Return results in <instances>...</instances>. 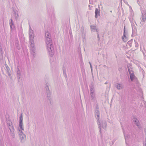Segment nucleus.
Returning a JSON list of instances; mask_svg holds the SVG:
<instances>
[{
    "label": "nucleus",
    "instance_id": "e433bc0d",
    "mask_svg": "<svg viewBox=\"0 0 146 146\" xmlns=\"http://www.w3.org/2000/svg\"><path fill=\"white\" fill-rule=\"evenodd\" d=\"M138 122H139V121L137 120V127H138L139 128V129H141V130L142 129V128H141V127H139V125H138Z\"/></svg>",
    "mask_w": 146,
    "mask_h": 146
},
{
    "label": "nucleus",
    "instance_id": "79ce46f5",
    "mask_svg": "<svg viewBox=\"0 0 146 146\" xmlns=\"http://www.w3.org/2000/svg\"><path fill=\"white\" fill-rule=\"evenodd\" d=\"M92 7V6H90V5H89V7L90 8V7Z\"/></svg>",
    "mask_w": 146,
    "mask_h": 146
},
{
    "label": "nucleus",
    "instance_id": "20e7f679",
    "mask_svg": "<svg viewBox=\"0 0 146 146\" xmlns=\"http://www.w3.org/2000/svg\"><path fill=\"white\" fill-rule=\"evenodd\" d=\"M135 24L131 22L132 28V36L137 35V29L136 27L137 24L135 21Z\"/></svg>",
    "mask_w": 146,
    "mask_h": 146
},
{
    "label": "nucleus",
    "instance_id": "2f4dec72",
    "mask_svg": "<svg viewBox=\"0 0 146 146\" xmlns=\"http://www.w3.org/2000/svg\"><path fill=\"white\" fill-rule=\"evenodd\" d=\"M96 110H99L98 105V104H96Z\"/></svg>",
    "mask_w": 146,
    "mask_h": 146
},
{
    "label": "nucleus",
    "instance_id": "b1692460",
    "mask_svg": "<svg viewBox=\"0 0 146 146\" xmlns=\"http://www.w3.org/2000/svg\"><path fill=\"white\" fill-rule=\"evenodd\" d=\"M30 45L31 47L32 48L31 49V50H35V48L34 47V42H33V43L32 42V43H31Z\"/></svg>",
    "mask_w": 146,
    "mask_h": 146
},
{
    "label": "nucleus",
    "instance_id": "dca6fc26",
    "mask_svg": "<svg viewBox=\"0 0 146 146\" xmlns=\"http://www.w3.org/2000/svg\"><path fill=\"white\" fill-rule=\"evenodd\" d=\"M7 126L9 129V128H11L13 126L11 120H8L7 121Z\"/></svg>",
    "mask_w": 146,
    "mask_h": 146
},
{
    "label": "nucleus",
    "instance_id": "ea45409f",
    "mask_svg": "<svg viewBox=\"0 0 146 146\" xmlns=\"http://www.w3.org/2000/svg\"><path fill=\"white\" fill-rule=\"evenodd\" d=\"M95 30H96V31L97 32V33H98V32L99 31L98 29L96 28V29H95Z\"/></svg>",
    "mask_w": 146,
    "mask_h": 146
},
{
    "label": "nucleus",
    "instance_id": "ddd939ff",
    "mask_svg": "<svg viewBox=\"0 0 146 146\" xmlns=\"http://www.w3.org/2000/svg\"><path fill=\"white\" fill-rule=\"evenodd\" d=\"M9 24L10 25L11 30H13L14 28L15 27V26L14 25L13 21L12 19H11L10 20Z\"/></svg>",
    "mask_w": 146,
    "mask_h": 146
},
{
    "label": "nucleus",
    "instance_id": "39448f33",
    "mask_svg": "<svg viewBox=\"0 0 146 146\" xmlns=\"http://www.w3.org/2000/svg\"><path fill=\"white\" fill-rule=\"evenodd\" d=\"M19 131L20 132L19 135L21 142L22 143H23L25 142L26 140V135L23 133L21 130H19Z\"/></svg>",
    "mask_w": 146,
    "mask_h": 146
},
{
    "label": "nucleus",
    "instance_id": "7c9ffc66",
    "mask_svg": "<svg viewBox=\"0 0 146 146\" xmlns=\"http://www.w3.org/2000/svg\"><path fill=\"white\" fill-rule=\"evenodd\" d=\"M7 73L9 76V78H10L11 79H12V77L11 75V72H7Z\"/></svg>",
    "mask_w": 146,
    "mask_h": 146
},
{
    "label": "nucleus",
    "instance_id": "7ed1b4c3",
    "mask_svg": "<svg viewBox=\"0 0 146 146\" xmlns=\"http://www.w3.org/2000/svg\"><path fill=\"white\" fill-rule=\"evenodd\" d=\"M139 92V96L138 97L140 98L141 101L143 102V103L146 106V102L144 101V98L143 96V91L139 87H137V92Z\"/></svg>",
    "mask_w": 146,
    "mask_h": 146
},
{
    "label": "nucleus",
    "instance_id": "58836bf2",
    "mask_svg": "<svg viewBox=\"0 0 146 146\" xmlns=\"http://www.w3.org/2000/svg\"><path fill=\"white\" fill-rule=\"evenodd\" d=\"M144 143H145L144 146H146V139H145Z\"/></svg>",
    "mask_w": 146,
    "mask_h": 146
},
{
    "label": "nucleus",
    "instance_id": "a211bd4d",
    "mask_svg": "<svg viewBox=\"0 0 146 146\" xmlns=\"http://www.w3.org/2000/svg\"><path fill=\"white\" fill-rule=\"evenodd\" d=\"M90 99L92 102H94L95 100V94H90Z\"/></svg>",
    "mask_w": 146,
    "mask_h": 146
},
{
    "label": "nucleus",
    "instance_id": "6e6552de",
    "mask_svg": "<svg viewBox=\"0 0 146 146\" xmlns=\"http://www.w3.org/2000/svg\"><path fill=\"white\" fill-rule=\"evenodd\" d=\"M100 114L95 115L96 118L97 119L98 121V128L99 129V132L100 134L101 133V120L99 119Z\"/></svg>",
    "mask_w": 146,
    "mask_h": 146
},
{
    "label": "nucleus",
    "instance_id": "f8f14e48",
    "mask_svg": "<svg viewBox=\"0 0 146 146\" xmlns=\"http://www.w3.org/2000/svg\"><path fill=\"white\" fill-rule=\"evenodd\" d=\"M95 17L97 18L100 15V10L96 8L95 11Z\"/></svg>",
    "mask_w": 146,
    "mask_h": 146
},
{
    "label": "nucleus",
    "instance_id": "de8ad7c7",
    "mask_svg": "<svg viewBox=\"0 0 146 146\" xmlns=\"http://www.w3.org/2000/svg\"><path fill=\"white\" fill-rule=\"evenodd\" d=\"M122 0H121V1H122Z\"/></svg>",
    "mask_w": 146,
    "mask_h": 146
},
{
    "label": "nucleus",
    "instance_id": "393cba45",
    "mask_svg": "<svg viewBox=\"0 0 146 146\" xmlns=\"http://www.w3.org/2000/svg\"><path fill=\"white\" fill-rule=\"evenodd\" d=\"M5 66L6 69V70L7 72H11L10 70L9 67L7 65H5Z\"/></svg>",
    "mask_w": 146,
    "mask_h": 146
},
{
    "label": "nucleus",
    "instance_id": "f257e3e1",
    "mask_svg": "<svg viewBox=\"0 0 146 146\" xmlns=\"http://www.w3.org/2000/svg\"><path fill=\"white\" fill-rule=\"evenodd\" d=\"M46 43L48 53L51 57L53 56L54 54V50L53 45L50 33L48 31L46 32L45 33Z\"/></svg>",
    "mask_w": 146,
    "mask_h": 146
},
{
    "label": "nucleus",
    "instance_id": "4468645a",
    "mask_svg": "<svg viewBox=\"0 0 146 146\" xmlns=\"http://www.w3.org/2000/svg\"><path fill=\"white\" fill-rule=\"evenodd\" d=\"M12 9L13 10L14 15L15 18H18L19 17L18 11L16 9H15L13 7L12 8Z\"/></svg>",
    "mask_w": 146,
    "mask_h": 146
},
{
    "label": "nucleus",
    "instance_id": "a18cd8bd",
    "mask_svg": "<svg viewBox=\"0 0 146 146\" xmlns=\"http://www.w3.org/2000/svg\"><path fill=\"white\" fill-rule=\"evenodd\" d=\"M135 41H135V40H134V41H135Z\"/></svg>",
    "mask_w": 146,
    "mask_h": 146
},
{
    "label": "nucleus",
    "instance_id": "37998d69",
    "mask_svg": "<svg viewBox=\"0 0 146 146\" xmlns=\"http://www.w3.org/2000/svg\"><path fill=\"white\" fill-rule=\"evenodd\" d=\"M89 64H90V66H91V65H92L91 62H89Z\"/></svg>",
    "mask_w": 146,
    "mask_h": 146
},
{
    "label": "nucleus",
    "instance_id": "aec40b11",
    "mask_svg": "<svg viewBox=\"0 0 146 146\" xmlns=\"http://www.w3.org/2000/svg\"><path fill=\"white\" fill-rule=\"evenodd\" d=\"M137 118L136 116H133V118L132 119V121L136 125H137Z\"/></svg>",
    "mask_w": 146,
    "mask_h": 146
},
{
    "label": "nucleus",
    "instance_id": "9d476101",
    "mask_svg": "<svg viewBox=\"0 0 146 146\" xmlns=\"http://www.w3.org/2000/svg\"><path fill=\"white\" fill-rule=\"evenodd\" d=\"M142 14L141 19L143 22H145L146 19V11L145 10L141 11Z\"/></svg>",
    "mask_w": 146,
    "mask_h": 146
},
{
    "label": "nucleus",
    "instance_id": "f704fd0d",
    "mask_svg": "<svg viewBox=\"0 0 146 146\" xmlns=\"http://www.w3.org/2000/svg\"><path fill=\"white\" fill-rule=\"evenodd\" d=\"M118 70L120 72H121L122 71V69L121 67H119L118 68Z\"/></svg>",
    "mask_w": 146,
    "mask_h": 146
},
{
    "label": "nucleus",
    "instance_id": "49530a36",
    "mask_svg": "<svg viewBox=\"0 0 146 146\" xmlns=\"http://www.w3.org/2000/svg\"><path fill=\"white\" fill-rule=\"evenodd\" d=\"M105 84H107V83H106H106H105Z\"/></svg>",
    "mask_w": 146,
    "mask_h": 146
},
{
    "label": "nucleus",
    "instance_id": "2eb2a0df",
    "mask_svg": "<svg viewBox=\"0 0 146 146\" xmlns=\"http://www.w3.org/2000/svg\"><path fill=\"white\" fill-rule=\"evenodd\" d=\"M101 127H102L103 128L105 129L107 125L106 122L105 120L102 121V124H101Z\"/></svg>",
    "mask_w": 146,
    "mask_h": 146
},
{
    "label": "nucleus",
    "instance_id": "473e14b6",
    "mask_svg": "<svg viewBox=\"0 0 146 146\" xmlns=\"http://www.w3.org/2000/svg\"><path fill=\"white\" fill-rule=\"evenodd\" d=\"M133 40V39H132L128 41L127 42V44L129 45H130V44H131L132 43V42Z\"/></svg>",
    "mask_w": 146,
    "mask_h": 146
},
{
    "label": "nucleus",
    "instance_id": "9b49d317",
    "mask_svg": "<svg viewBox=\"0 0 146 146\" xmlns=\"http://www.w3.org/2000/svg\"><path fill=\"white\" fill-rule=\"evenodd\" d=\"M9 129L11 133V135L13 138L15 137V134L14 133L15 129L13 126L12 127V128H9Z\"/></svg>",
    "mask_w": 146,
    "mask_h": 146
},
{
    "label": "nucleus",
    "instance_id": "f03ea898",
    "mask_svg": "<svg viewBox=\"0 0 146 146\" xmlns=\"http://www.w3.org/2000/svg\"><path fill=\"white\" fill-rule=\"evenodd\" d=\"M127 67L129 73L130 74V77L131 81H133L135 77L134 72L133 70V68L131 64L130 63L127 64Z\"/></svg>",
    "mask_w": 146,
    "mask_h": 146
},
{
    "label": "nucleus",
    "instance_id": "0eeeda50",
    "mask_svg": "<svg viewBox=\"0 0 146 146\" xmlns=\"http://www.w3.org/2000/svg\"><path fill=\"white\" fill-rule=\"evenodd\" d=\"M49 86L50 84L48 83H47L46 84L45 87L46 92V93L47 97L49 98L51 96V92L49 88Z\"/></svg>",
    "mask_w": 146,
    "mask_h": 146
},
{
    "label": "nucleus",
    "instance_id": "c9c22d12",
    "mask_svg": "<svg viewBox=\"0 0 146 146\" xmlns=\"http://www.w3.org/2000/svg\"><path fill=\"white\" fill-rule=\"evenodd\" d=\"M90 88V90H91L92 91L95 90L94 88H92V87H91V88Z\"/></svg>",
    "mask_w": 146,
    "mask_h": 146
},
{
    "label": "nucleus",
    "instance_id": "c85d7f7f",
    "mask_svg": "<svg viewBox=\"0 0 146 146\" xmlns=\"http://www.w3.org/2000/svg\"><path fill=\"white\" fill-rule=\"evenodd\" d=\"M63 73L64 75V76L66 77L67 75L66 74V71L65 70H64L63 69Z\"/></svg>",
    "mask_w": 146,
    "mask_h": 146
},
{
    "label": "nucleus",
    "instance_id": "f3484780",
    "mask_svg": "<svg viewBox=\"0 0 146 146\" xmlns=\"http://www.w3.org/2000/svg\"><path fill=\"white\" fill-rule=\"evenodd\" d=\"M29 39L30 43H33L34 42V37L33 36L32 34L29 33Z\"/></svg>",
    "mask_w": 146,
    "mask_h": 146
},
{
    "label": "nucleus",
    "instance_id": "412c9836",
    "mask_svg": "<svg viewBox=\"0 0 146 146\" xmlns=\"http://www.w3.org/2000/svg\"><path fill=\"white\" fill-rule=\"evenodd\" d=\"M21 77H18L17 79H18V84L19 85H21L22 83V79H21Z\"/></svg>",
    "mask_w": 146,
    "mask_h": 146
},
{
    "label": "nucleus",
    "instance_id": "423d86ee",
    "mask_svg": "<svg viewBox=\"0 0 146 146\" xmlns=\"http://www.w3.org/2000/svg\"><path fill=\"white\" fill-rule=\"evenodd\" d=\"M23 113H21L19 117V126L20 128L23 130H24V128H23Z\"/></svg>",
    "mask_w": 146,
    "mask_h": 146
},
{
    "label": "nucleus",
    "instance_id": "4be33fe9",
    "mask_svg": "<svg viewBox=\"0 0 146 146\" xmlns=\"http://www.w3.org/2000/svg\"><path fill=\"white\" fill-rule=\"evenodd\" d=\"M123 87L122 85L120 84H117V85L116 86V88L120 90L121 89H122Z\"/></svg>",
    "mask_w": 146,
    "mask_h": 146
},
{
    "label": "nucleus",
    "instance_id": "a878e982",
    "mask_svg": "<svg viewBox=\"0 0 146 146\" xmlns=\"http://www.w3.org/2000/svg\"><path fill=\"white\" fill-rule=\"evenodd\" d=\"M98 114H100L99 110H95V115Z\"/></svg>",
    "mask_w": 146,
    "mask_h": 146
},
{
    "label": "nucleus",
    "instance_id": "72a5a7b5",
    "mask_svg": "<svg viewBox=\"0 0 146 146\" xmlns=\"http://www.w3.org/2000/svg\"><path fill=\"white\" fill-rule=\"evenodd\" d=\"M95 90L92 91L91 90L90 91V94H94Z\"/></svg>",
    "mask_w": 146,
    "mask_h": 146
},
{
    "label": "nucleus",
    "instance_id": "4c0bfd02",
    "mask_svg": "<svg viewBox=\"0 0 146 146\" xmlns=\"http://www.w3.org/2000/svg\"><path fill=\"white\" fill-rule=\"evenodd\" d=\"M97 37L98 39V40H100V37H99V36L98 33H97Z\"/></svg>",
    "mask_w": 146,
    "mask_h": 146
},
{
    "label": "nucleus",
    "instance_id": "5701e85b",
    "mask_svg": "<svg viewBox=\"0 0 146 146\" xmlns=\"http://www.w3.org/2000/svg\"><path fill=\"white\" fill-rule=\"evenodd\" d=\"M91 29L92 31H94L96 29V26L94 25H91L90 26Z\"/></svg>",
    "mask_w": 146,
    "mask_h": 146
},
{
    "label": "nucleus",
    "instance_id": "a19ab883",
    "mask_svg": "<svg viewBox=\"0 0 146 146\" xmlns=\"http://www.w3.org/2000/svg\"><path fill=\"white\" fill-rule=\"evenodd\" d=\"M90 66L91 69V70H92V65H91V66Z\"/></svg>",
    "mask_w": 146,
    "mask_h": 146
},
{
    "label": "nucleus",
    "instance_id": "bb28decb",
    "mask_svg": "<svg viewBox=\"0 0 146 146\" xmlns=\"http://www.w3.org/2000/svg\"><path fill=\"white\" fill-rule=\"evenodd\" d=\"M29 33L33 34V31L31 29V27L29 25Z\"/></svg>",
    "mask_w": 146,
    "mask_h": 146
},
{
    "label": "nucleus",
    "instance_id": "1a4fd4ad",
    "mask_svg": "<svg viewBox=\"0 0 146 146\" xmlns=\"http://www.w3.org/2000/svg\"><path fill=\"white\" fill-rule=\"evenodd\" d=\"M122 40L124 42H126L128 40L126 36L125 35V26L123 29V35L122 37Z\"/></svg>",
    "mask_w": 146,
    "mask_h": 146
},
{
    "label": "nucleus",
    "instance_id": "c03bdc74",
    "mask_svg": "<svg viewBox=\"0 0 146 146\" xmlns=\"http://www.w3.org/2000/svg\"><path fill=\"white\" fill-rule=\"evenodd\" d=\"M126 138L125 137V140H126Z\"/></svg>",
    "mask_w": 146,
    "mask_h": 146
},
{
    "label": "nucleus",
    "instance_id": "c756f323",
    "mask_svg": "<svg viewBox=\"0 0 146 146\" xmlns=\"http://www.w3.org/2000/svg\"><path fill=\"white\" fill-rule=\"evenodd\" d=\"M32 50V51H31V53L32 54H33V55L34 56H35V50Z\"/></svg>",
    "mask_w": 146,
    "mask_h": 146
},
{
    "label": "nucleus",
    "instance_id": "6ab92c4d",
    "mask_svg": "<svg viewBox=\"0 0 146 146\" xmlns=\"http://www.w3.org/2000/svg\"><path fill=\"white\" fill-rule=\"evenodd\" d=\"M17 77H21L22 75L21 72L18 68H17Z\"/></svg>",
    "mask_w": 146,
    "mask_h": 146
},
{
    "label": "nucleus",
    "instance_id": "cd10ccee",
    "mask_svg": "<svg viewBox=\"0 0 146 146\" xmlns=\"http://www.w3.org/2000/svg\"><path fill=\"white\" fill-rule=\"evenodd\" d=\"M90 88L92 87V88H94V84L93 82H92L91 83L90 85Z\"/></svg>",
    "mask_w": 146,
    "mask_h": 146
}]
</instances>
